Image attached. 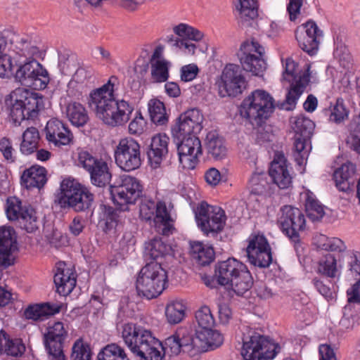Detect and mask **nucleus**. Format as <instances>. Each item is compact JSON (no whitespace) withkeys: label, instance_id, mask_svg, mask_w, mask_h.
I'll list each match as a JSON object with an SVG mask.
<instances>
[{"label":"nucleus","instance_id":"obj_1","mask_svg":"<svg viewBox=\"0 0 360 360\" xmlns=\"http://www.w3.org/2000/svg\"><path fill=\"white\" fill-rule=\"evenodd\" d=\"M37 46L26 39L10 41L7 54L0 60V77L13 75L21 85L44 89L48 82V72L35 59Z\"/></svg>","mask_w":360,"mask_h":360},{"label":"nucleus","instance_id":"obj_2","mask_svg":"<svg viewBox=\"0 0 360 360\" xmlns=\"http://www.w3.org/2000/svg\"><path fill=\"white\" fill-rule=\"evenodd\" d=\"M122 338L139 360H163L167 349L172 355H178L183 352L176 333L167 338L162 344L150 330L136 324L127 323L123 327Z\"/></svg>","mask_w":360,"mask_h":360},{"label":"nucleus","instance_id":"obj_3","mask_svg":"<svg viewBox=\"0 0 360 360\" xmlns=\"http://www.w3.org/2000/svg\"><path fill=\"white\" fill-rule=\"evenodd\" d=\"M110 82L89 94L88 105L105 124L121 126L129 121L133 107L124 100L117 101L113 98Z\"/></svg>","mask_w":360,"mask_h":360},{"label":"nucleus","instance_id":"obj_4","mask_svg":"<svg viewBox=\"0 0 360 360\" xmlns=\"http://www.w3.org/2000/svg\"><path fill=\"white\" fill-rule=\"evenodd\" d=\"M167 283L166 270L160 263L151 262L139 271L136 281V289L139 296L150 300L162 292Z\"/></svg>","mask_w":360,"mask_h":360},{"label":"nucleus","instance_id":"obj_5","mask_svg":"<svg viewBox=\"0 0 360 360\" xmlns=\"http://www.w3.org/2000/svg\"><path fill=\"white\" fill-rule=\"evenodd\" d=\"M275 108L274 99L266 91H253L242 102L240 112L247 118L252 126L264 122L271 116Z\"/></svg>","mask_w":360,"mask_h":360},{"label":"nucleus","instance_id":"obj_6","mask_svg":"<svg viewBox=\"0 0 360 360\" xmlns=\"http://www.w3.org/2000/svg\"><path fill=\"white\" fill-rule=\"evenodd\" d=\"M62 208L70 207L77 212L90 209L94 201V195L88 188L71 181H63L60 192L55 200Z\"/></svg>","mask_w":360,"mask_h":360},{"label":"nucleus","instance_id":"obj_7","mask_svg":"<svg viewBox=\"0 0 360 360\" xmlns=\"http://www.w3.org/2000/svg\"><path fill=\"white\" fill-rule=\"evenodd\" d=\"M241 355L244 360H269L275 357L278 346L267 337L247 330L243 336Z\"/></svg>","mask_w":360,"mask_h":360},{"label":"nucleus","instance_id":"obj_8","mask_svg":"<svg viewBox=\"0 0 360 360\" xmlns=\"http://www.w3.org/2000/svg\"><path fill=\"white\" fill-rule=\"evenodd\" d=\"M284 65L285 71L283 74V78L289 82H292V84L286 95L285 103L282 105V108L291 110L295 107L297 101L305 91L309 83L310 65H306L307 68L299 76L295 72L297 65L291 58H287Z\"/></svg>","mask_w":360,"mask_h":360},{"label":"nucleus","instance_id":"obj_9","mask_svg":"<svg viewBox=\"0 0 360 360\" xmlns=\"http://www.w3.org/2000/svg\"><path fill=\"white\" fill-rule=\"evenodd\" d=\"M77 166L82 167L89 173L90 181L94 186L104 188L111 181L112 174L108 163L87 150L78 152Z\"/></svg>","mask_w":360,"mask_h":360},{"label":"nucleus","instance_id":"obj_10","mask_svg":"<svg viewBox=\"0 0 360 360\" xmlns=\"http://www.w3.org/2000/svg\"><path fill=\"white\" fill-rule=\"evenodd\" d=\"M140 217L142 219L149 221L158 233L168 236L171 232V217L164 202H155L151 200L144 199L140 205Z\"/></svg>","mask_w":360,"mask_h":360},{"label":"nucleus","instance_id":"obj_11","mask_svg":"<svg viewBox=\"0 0 360 360\" xmlns=\"http://www.w3.org/2000/svg\"><path fill=\"white\" fill-rule=\"evenodd\" d=\"M44 107L43 97L37 93L23 91L11 108L10 116L15 124L36 118Z\"/></svg>","mask_w":360,"mask_h":360},{"label":"nucleus","instance_id":"obj_12","mask_svg":"<svg viewBox=\"0 0 360 360\" xmlns=\"http://www.w3.org/2000/svg\"><path fill=\"white\" fill-rule=\"evenodd\" d=\"M264 54V49L258 42L245 41L237 52V57L243 70L262 76L266 69Z\"/></svg>","mask_w":360,"mask_h":360},{"label":"nucleus","instance_id":"obj_13","mask_svg":"<svg viewBox=\"0 0 360 360\" xmlns=\"http://www.w3.org/2000/svg\"><path fill=\"white\" fill-rule=\"evenodd\" d=\"M109 191L115 204L121 210H127V205L134 204L142 193V186L139 181L129 175H122L119 185H110Z\"/></svg>","mask_w":360,"mask_h":360},{"label":"nucleus","instance_id":"obj_14","mask_svg":"<svg viewBox=\"0 0 360 360\" xmlns=\"http://www.w3.org/2000/svg\"><path fill=\"white\" fill-rule=\"evenodd\" d=\"M195 218L198 226L207 236L220 233L226 220L225 212L221 207L210 205L205 202H202L198 207Z\"/></svg>","mask_w":360,"mask_h":360},{"label":"nucleus","instance_id":"obj_15","mask_svg":"<svg viewBox=\"0 0 360 360\" xmlns=\"http://www.w3.org/2000/svg\"><path fill=\"white\" fill-rule=\"evenodd\" d=\"M115 159L117 166L124 171L139 168L142 162L140 144L130 137L120 139L115 150Z\"/></svg>","mask_w":360,"mask_h":360},{"label":"nucleus","instance_id":"obj_16","mask_svg":"<svg viewBox=\"0 0 360 360\" xmlns=\"http://www.w3.org/2000/svg\"><path fill=\"white\" fill-rule=\"evenodd\" d=\"M68 333L62 322L57 321L47 327L43 334V343L49 360H66L64 347Z\"/></svg>","mask_w":360,"mask_h":360},{"label":"nucleus","instance_id":"obj_17","mask_svg":"<svg viewBox=\"0 0 360 360\" xmlns=\"http://www.w3.org/2000/svg\"><path fill=\"white\" fill-rule=\"evenodd\" d=\"M281 215L278 219V224L282 232L289 239L297 243L300 240V232L305 228L304 215L300 210L290 205H285L281 210Z\"/></svg>","mask_w":360,"mask_h":360},{"label":"nucleus","instance_id":"obj_18","mask_svg":"<svg viewBox=\"0 0 360 360\" xmlns=\"http://www.w3.org/2000/svg\"><path fill=\"white\" fill-rule=\"evenodd\" d=\"M247 82L242 75L240 67L229 64L223 70L219 83V93L221 97L237 96L245 89Z\"/></svg>","mask_w":360,"mask_h":360},{"label":"nucleus","instance_id":"obj_19","mask_svg":"<svg viewBox=\"0 0 360 360\" xmlns=\"http://www.w3.org/2000/svg\"><path fill=\"white\" fill-rule=\"evenodd\" d=\"M246 254L249 262L255 266L266 268L272 262L270 245L262 235L250 236Z\"/></svg>","mask_w":360,"mask_h":360},{"label":"nucleus","instance_id":"obj_20","mask_svg":"<svg viewBox=\"0 0 360 360\" xmlns=\"http://www.w3.org/2000/svg\"><path fill=\"white\" fill-rule=\"evenodd\" d=\"M176 140L180 164L184 169H194L198 163V156L202 154V146L199 138L193 135Z\"/></svg>","mask_w":360,"mask_h":360},{"label":"nucleus","instance_id":"obj_21","mask_svg":"<svg viewBox=\"0 0 360 360\" xmlns=\"http://www.w3.org/2000/svg\"><path fill=\"white\" fill-rule=\"evenodd\" d=\"M202 115L199 110L195 108L181 114L172 129L174 138L179 139V138L195 135L202 129Z\"/></svg>","mask_w":360,"mask_h":360},{"label":"nucleus","instance_id":"obj_22","mask_svg":"<svg viewBox=\"0 0 360 360\" xmlns=\"http://www.w3.org/2000/svg\"><path fill=\"white\" fill-rule=\"evenodd\" d=\"M174 32L181 38L168 39L169 44L176 49H179L185 53L194 54L196 46L191 41H198L203 37V34L198 30L186 24L181 23L173 28Z\"/></svg>","mask_w":360,"mask_h":360},{"label":"nucleus","instance_id":"obj_23","mask_svg":"<svg viewBox=\"0 0 360 360\" xmlns=\"http://www.w3.org/2000/svg\"><path fill=\"white\" fill-rule=\"evenodd\" d=\"M321 37L322 31L313 20H309L302 24L295 31V37L299 46L311 56L316 53Z\"/></svg>","mask_w":360,"mask_h":360},{"label":"nucleus","instance_id":"obj_24","mask_svg":"<svg viewBox=\"0 0 360 360\" xmlns=\"http://www.w3.org/2000/svg\"><path fill=\"white\" fill-rule=\"evenodd\" d=\"M8 203L6 213L9 220H18L21 227L29 233L37 229V217L32 207H22L21 202L18 200L15 202L8 200Z\"/></svg>","mask_w":360,"mask_h":360},{"label":"nucleus","instance_id":"obj_25","mask_svg":"<svg viewBox=\"0 0 360 360\" xmlns=\"http://www.w3.org/2000/svg\"><path fill=\"white\" fill-rule=\"evenodd\" d=\"M17 236L11 226L0 227V271L14 264L13 253L17 250Z\"/></svg>","mask_w":360,"mask_h":360},{"label":"nucleus","instance_id":"obj_26","mask_svg":"<svg viewBox=\"0 0 360 360\" xmlns=\"http://www.w3.org/2000/svg\"><path fill=\"white\" fill-rule=\"evenodd\" d=\"M44 132L49 143L56 147L68 146L72 141V132L65 124L57 118L47 122Z\"/></svg>","mask_w":360,"mask_h":360},{"label":"nucleus","instance_id":"obj_27","mask_svg":"<svg viewBox=\"0 0 360 360\" xmlns=\"http://www.w3.org/2000/svg\"><path fill=\"white\" fill-rule=\"evenodd\" d=\"M269 174L273 182L280 188H288L292 184V175L287 160L282 153H276L271 163Z\"/></svg>","mask_w":360,"mask_h":360},{"label":"nucleus","instance_id":"obj_28","mask_svg":"<svg viewBox=\"0 0 360 360\" xmlns=\"http://www.w3.org/2000/svg\"><path fill=\"white\" fill-rule=\"evenodd\" d=\"M245 267L244 264L234 258H229L218 262L215 267V276L219 284L228 285L233 278Z\"/></svg>","mask_w":360,"mask_h":360},{"label":"nucleus","instance_id":"obj_29","mask_svg":"<svg viewBox=\"0 0 360 360\" xmlns=\"http://www.w3.org/2000/svg\"><path fill=\"white\" fill-rule=\"evenodd\" d=\"M169 137L165 134H158L152 138L150 148L147 152L148 160L153 168L160 166L168 153Z\"/></svg>","mask_w":360,"mask_h":360},{"label":"nucleus","instance_id":"obj_30","mask_svg":"<svg viewBox=\"0 0 360 360\" xmlns=\"http://www.w3.org/2000/svg\"><path fill=\"white\" fill-rule=\"evenodd\" d=\"M355 173L356 167L350 162L344 163L335 170L333 179L339 191L347 192L351 189L356 181Z\"/></svg>","mask_w":360,"mask_h":360},{"label":"nucleus","instance_id":"obj_31","mask_svg":"<svg viewBox=\"0 0 360 360\" xmlns=\"http://www.w3.org/2000/svg\"><path fill=\"white\" fill-rule=\"evenodd\" d=\"M61 305L49 302L29 305L24 311V316L27 319L41 321L49 316L53 315L60 311Z\"/></svg>","mask_w":360,"mask_h":360},{"label":"nucleus","instance_id":"obj_32","mask_svg":"<svg viewBox=\"0 0 360 360\" xmlns=\"http://www.w3.org/2000/svg\"><path fill=\"white\" fill-rule=\"evenodd\" d=\"M47 181L46 170L44 167L34 165L25 169L22 176L21 181L27 189L42 188Z\"/></svg>","mask_w":360,"mask_h":360},{"label":"nucleus","instance_id":"obj_33","mask_svg":"<svg viewBox=\"0 0 360 360\" xmlns=\"http://www.w3.org/2000/svg\"><path fill=\"white\" fill-rule=\"evenodd\" d=\"M54 283L57 292L63 296L69 295L76 285V278L70 269H58L54 275Z\"/></svg>","mask_w":360,"mask_h":360},{"label":"nucleus","instance_id":"obj_34","mask_svg":"<svg viewBox=\"0 0 360 360\" xmlns=\"http://www.w3.org/2000/svg\"><path fill=\"white\" fill-rule=\"evenodd\" d=\"M205 146L208 154L214 160H219L226 155V147L223 139L219 136L216 131L207 133L205 139Z\"/></svg>","mask_w":360,"mask_h":360},{"label":"nucleus","instance_id":"obj_35","mask_svg":"<svg viewBox=\"0 0 360 360\" xmlns=\"http://www.w3.org/2000/svg\"><path fill=\"white\" fill-rule=\"evenodd\" d=\"M65 114L72 125L82 127L89 120V115L85 108L78 102H70L65 106Z\"/></svg>","mask_w":360,"mask_h":360},{"label":"nucleus","instance_id":"obj_36","mask_svg":"<svg viewBox=\"0 0 360 360\" xmlns=\"http://www.w3.org/2000/svg\"><path fill=\"white\" fill-rule=\"evenodd\" d=\"M0 350L12 356H21L25 351V347L20 339L11 340L4 330H0Z\"/></svg>","mask_w":360,"mask_h":360},{"label":"nucleus","instance_id":"obj_37","mask_svg":"<svg viewBox=\"0 0 360 360\" xmlns=\"http://www.w3.org/2000/svg\"><path fill=\"white\" fill-rule=\"evenodd\" d=\"M198 338L200 340V350L205 351L208 349H214L219 347L223 343L222 335L217 330L210 328L207 330L196 331Z\"/></svg>","mask_w":360,"mask_h":360},{"label":"nucleus","instance_id":"obj_38","mask_svg":"<svg viewBox=\"0 0 360 360\" xmlns=\"http://www.w3.org/2000/svg\"><path fill=\"white\" fill-rule=\"evenodd\" d=\"M253 285V278L247 267L240 271L228 285L236 295H243L248 292Z\"/></svg>","mask_w":360,"mask_h":360},{"label":"nucleus","instance_id":"obj_39","mask_svg":"<svg viewBox=\"0 0 360 360\" xmlns=\"http://www.w3.org/2000/svg\"><path fill=\"white\" fill-rule=\"evenodd\" d=\"M191 254L193 259L200 266H207L214 259V251L212 247L205 246L200 242L191 244Z\"/></svg>","mask_w":360,"mask_h":360},{"label":"nucleus","instance_id":"obj_40","mask_svg":"<svg viewBox=\"0 0 360 360\" xmlns=\"http://www.w3.org/2000/svg\"><path fill=\"white\" fill-rule=\"evenodd\" d=\"M175 333L182 345L184 352H190L192 350L200 351L202 345H200V340L197 337L196 332L195 333V337H194L191 328H180Z\"/></svg>","mask_w":360,"mask_h":360},{"label":"nucleus","instance_id":"obj_41","mask_svg":"<svg viewBox=\"0 0 360 360\" xmlns=\"http://www.w3.org/2000/svg\"><path fill=\"white\" fill-rule=\"evenodd\" d=\"M90 77V72L82 68H78L74 74L72 79L68 85V94L69 96L79 98L84 87V83L88 77Z\"/></svg>","mask_w":360,"mask_h":360},{"label":"nucleus","instance_id":"obj_42","mask_svg":"<svg viewBox=\"0 0 360 360\" xmlns=\"http://www.w3.org/2000/svg\"><path fill=\"white\" fill-rule=\"evenodd\" d=\"M172 252V247L167 244L160 238H155L146 243L145 255L152 259H157L159 257L169 255Z\"/></svg>","mask_w":360,"mask_h":360},{"label":"nucleus","instance_id":"obj_43","mask_svg":"<svg viewBox=\"0 0 360 360\" xmlns=\"http://www.w3.org/2000/svg\"><path fill=\"white\" fill-rule=\"evenodd\" d=\"M237 9L240 13V23L242 25H249L250 20L257 17V0H237Z\"/></svg>","mask_w":360,"mask_h":360},{"label":"nucleus","instance_id":"obj_44","mask_svg":"<svg viewBox=\"0 0 360 360\" xmlns=\"http://www.w3.org/2000/svg\"><path fill=\"white\" fill-rule=\"evenodd\" d=\"M151 121L156 125H165L168 122V115L164 103L158 99H150L148 103Z\"/></svg>","mask_w":360,"mask_h":360},{"label":"nucleus","instance_id":"obj_45","mask_svg":"<svg viewBox=\"0 0 360 360\" xmlns=\"http://www.w3.org/2000/svg\"><path fill=\"white\" fill-rule=\"evenodd\" d=\"M348 131L346 143L350 149L360 155V114L353 117L348 125Z\"/></svg>","mask_w":360,"mask_h":360},{"label":"nucleus","instance_id":"obj_46","mask_svg":"<svg viewBox=\"0 0 360 360\" xmlns=\"http://www.w3.org/2000/svg\"><path fill=\"white\" fill-rule=\"evenodd\" d=\"M186 306L180 301H173L165 308V316L169 324L180 323L185 316Z\"/></svg>","mask_w":360,"mask_h":360},{"label":"nucleus","instance_id":"obj_47","mask_svg":"<svg viewBox=\"0 0 360 360\" xmlns=\"http://www.w3.org/2000/svg\"><path fill=\"white\" fill-rule=\"evenodd\" d=\"M305 210L307 217L313 221H320L325 214L323 206L309 192L306 193Z\"/></svg>","mask_w":360,"mask_h":360},{"label":"nucleus","instance_id":"obj_48","mask_svg":"<svg viewBox=\"0 0 360 360\" xmlns=\"http://www.w3.org/2000/svg\"><path fill=\"white\" fill-rule=\"evenodd\" d=\"M97 360H129L124 350L112 343L105 346L98 354Z\"/></svg>","mask_w":360,"mask_h":360},{"label":"nucleus","instance_id":"obj_49","mask_svg":"<svg viewBox=\"0 0 360 360\" xmlns=\"http://www.w3.org/2000/svg\"><path fill=\"white\" fill-rule=\"evenodd\" d=\"M318 272L327 277L335 278L339 276L337 259L332 254H327L319 263Z\"/></svg>","mask_w":360,"mask_h":360},{"label":"nucleus","instance_id":"obj_50","mask_svg":"<svg viewBox=\"0 0 360 360\" xmlns=\"http://www.w3.org/2000/svg\"><path fill=\"white\" fill-rule=\"evenodd\" d=\"M195 317L199 328L196 331L207 330L214 327L215 320L208 307L200 308L195 312Z\"/></svg>","mask_w":360,"mask_h":360},{"label":"nucleus","instance_id":"obj_51","mask_svg":"<svg viewBox=\"0 0 360 360\" xmlns=\"http://www.w3.org/2000/svg\"><path fill=\"white\" fill-rule=\"evenodd\" d=\"M327 111L329 115V120L336 124H340L347 120L349 112L342 98H338L335 104Z\"/></svg>","mask_w":360,"mask_h":360},{"label":"nucleus","instance_id":"obj_52","mask_svg":"<svg viewBox=\"0 0 360 360\" xmlns=\"http://www.w3.org/2000/svg\"><path fill=\"white\" fill-rule=\"evenodd\" d=\"M314 127L315 124L310 119L303 116L297 117L294 127L295 136L311 139Z\"/></svg>","mask_w":360,"mask_h":360},{"label":"nucleus","instance_id":"obj_53","mask_svg":"<svg viewBox=\"0 0 360 360\" xmlns=\"http://www.w3.org/2000/svg\"><path fill=\"white\" fill-rule=\"evenodd\" d=\"M169 77V63L158 60L151 64V79L153 82H163Z\"/></svg>","mask_w":360,"mask_h":360},{"label":"nucleus","instance_id":"obj_54","mask_svg":"<svg viewBox=\"0 0 360 360\" xmlns=\"http://www.w3.org/2000/svg\"><path fill=\"white\" fill-rule=\"evenodd\" d=\"M70 360H91L89 345L82 339L77 340L72 345Z\"/></svg>","mask_w":360,"mask_h":360},{"label":"nucleus","instance_id":"obj_55","mask_svg":"<svg viewBox=\"0 0 360 360\" xmlns=\"http://www.w3.org/2000/svg\"><path fill=\"white\" fill-rule=\"evenodd\" d=\"M102 210L105 216V232H108L111 229L116 227L120 219V212L122 211L120 208L119 210L110 206L102 205Z\"/></svg>","mask_w":360,"mask_h":360},{"label":"nucleus","instance_id":"obj_56","mask_svg":"<svg viewBox=\"0 0 360 360\" xmlns=\"http://www.w3.org/2000/svg\"><path fill=\"white\" fill-rule=\"evenodd\" d=\"M310 139H305L302 136H295L294 141L295 148V159L298 165L303 163L304 159L306 158L307 150H306L307 144L309 142Z\"/></svg>","mask_w":360,"mask_h":360},{"label":"nucleus","instance_id":"obj_57","mask_svg":"<svg viewBox=\"0 0 360 360\" xmlns=\"http://www.w3.org/2000/svg\"><path fill=\"white\" fill-rule=\"evenodd\" d=\"M265 122L253 126L256 130L255 140L259 144L272 141L274 136L271 126L264 124Z\"/></svg>","mask_w":360,"mask_h":360},{"label":"nucleus","instance_id":"obj_58","mask_svg":"<svg viewBox=\"0 0 360 360\" xmlns=\"http://www.w3.org/2000/svg\"><path fill=\"white\" fill-rule=\"evenodd\" d=\"M334 56L342 68L349 69L352 66L353 57L347 46L344 45L338 46L334 51Z\"/></svg>","mask_w":360,"mask_h":360},{"label":"nucleus","instance_id":"obj_59","mask_svg":"<svg viewBox=\"0 0 360 360\" xmlns=\"http://www.w3.org/2000/svg\"><path fill=\"white\" fill-rule=\"evenodd\" d=\"M249 182L252 187V190L257 193H262L268 187L266 174L264 172L254 173L250 177Z\"/></svg>","mask_w":360,"mask_h":360},{"label":"nucleus","instance_id":"obj_60","mask_svg":"<svg viewBox=\"0 0 360 360\" xmlns=\"http://www.w3.org/2000/svg\"><path fill=\"white\" fill-rule=\"evenodd\" d=\"M343 262L349 269L357 275H360V260L356 254L347 252L343 256Z\"/></svg>","mask_w":360,"mask_h":360},{"label":"nucleus","instance_id":"obj_61","mask_svg":"<svg viewBox=\"0 0 360 360\" xmlns=\"http://www.w3.org/2000/svg\"><path fill=\"white\" fill-rule=\"evenodd\" d=\"M320 246L323 250L328 251L342 252L346 249L343 241L338 238H326V242L321 244Z\"/></svg>","mask_w":360,"mask_h":360},{"label":"nucleus","instance_id":"obj_62","mask_svg":"<svg viewBox=\"0 0 360 360\" xmlns=\"http://www.w3.org/2000/svg\"><path fill=\"white\" fill-rule=\"evenodd\" d=\"M199 69L195 64L184 65L181 68V79L184 82H190L195 78Z\"/></svg>","mask_w":360,"mask_h":360},{"label":"nucleus","instance_id":"obj_63","mask_svg":"<svg viewBox=\"0 0 360 360\" xmlns=\"http://www.w3.org/2000/svg\"><path fill=\"white\" fill-rule=\"evenodd\" d=\"M72 59L68 52L60 53L58 60V67L62 74L68 75L70 70V66L72 65Z\"/></svg>","mask_w":360,"mask_h":360},{"label":"nucleus","instance_id":"obj_64","mask_svg":"<svg viewBox=\"0 0 360 360\" xmlns=\"http://www.w3.org/2000/svg\"><path fill=\"white\" fill-rule=\"evenodd\" d=\"M304 0H289L287 6V11L289 13L290 20L294 21L297 19L300 13V8Z\"/></svg>","mask_w":360,"mask_h":360}]
</instances>
